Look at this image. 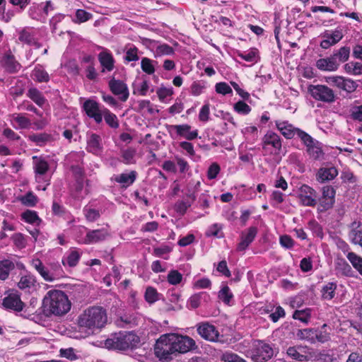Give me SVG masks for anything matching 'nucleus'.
Returning <instances> with one entry per match:
<instances>
[{
    "instance_id": "nucleus-1",
    "label": "nucleus",
    "mask_w": 362,
    "mask_h": 362,
    "mask_svg": "<svg viewBox=\"0 0 362 362\" xmlns=\"http://www.w3.org/2000/svg\"><path fill=\"white\" fill-rule=\"evenodd\" d=\"M71 306V302L64 291L51 290L45 296L42 308L46 317L62 316L70 310Z\"/></svg>"
},
{
    "instance_id": "nucleus-2",
    "label": "nucleus",
    "mask_w": 362,
    "mask_h": 362,
    "mask_svg": "<svg viewBox=\"0 0 362 362\" xmlns=\"http://www.w3.org/2000/svg\"><path fill=\"white\" fill-rule=\"evenodd\" d=\"M107 322L106 310L101 306H90L85 309L77 319V325L80 328L90 331L103 328Z\"/></svg>"
},
{
    "instance_id": "nucleus-3",
    "label": "nucleus",
    "mask_w": 362,
    "mask_h": 362,
    "mask_svg": "<svg viewBox=\"0 0 362 362\" xmlns=\"http://www.w3.org/2000/svg\"><path fill=\"white\" fill-rule=\"evenodd\" d=\"M140 337L134 332H119L115 333L105 341V346L109 349L125 351L139 346Z\"/></svg>"
},
{
    "instance_id": "nucleus-4",
    "label": "nucleus",
    "mask_w": 362,
    "mask_h": 362,
    "mask_svg": "<svg viewBox=\"0 0 362 362\" xmlns=\"http://www.w3.org/2000/svg\"><path fill=\"white\" fill-rule=\"evenodd\" d=\"M154 354L160 361H169L173 359V355L176 354L170 338L168 334H163L156 341L154 347Z\"/></svg>"
},
{
    "instance_id": "nucleus-5",
    "label": "nucleus",
    "mask_w": 362,
    "mask_h": 362,
    "mask_svg": "<svg viewBox=\"0 0 362 362\" xmlns=\"http://www.w3.org/2000/svg\"><path fill=\"white\" fill-rule=\"evenodd\" d=\"M308 91L316 100L326 103H332L337 99L334 91L326 85H310Z\"/></svg>"
},
{
    "instance_id": "nucleus-6",
    "label": "nucleus",
    "mask_w": 362,
    "mask_h": 362,
    "mask_svg": "<svg viewBox=\"0 0 362 362\" xmlns=\"http://www.w3.org/2000/svg\"><path fill=\"white\" fill-rule=\"evenodd\" d=\"M274 354L271 346L261 340H256L253 342L250 355L254 362H265L269 360Z\"/></svg>"
},
{
    "instance_id": "nucleus-7",
    "label": "nucleus",
    "mask_w": 362,
    "mask_h": 362,
    "mask_svg": "<svg viewBox=\"0 0 362 362\" xmlns=\"http://www.w3.org/2000/svg\"><path fill=\"white\" fill-rule=\"evenodd\" d=\"M176 354H185L196 348V344L193 339L188 336H182L176 334H168Z\"/></svg>"
},
{
    "instance_id": "nucleus-8",
    "label": "nucleus",
    "mask_w": 362,
    "mask_h": 362,
    "mask_svg": "<svg viewBox=\"0 0 362 362\" xmlns=\"http://www.w3.org/2000/svg\"><path fill=\"white\" fill-rule=\"evenodd\" d=\"M300 140L305 146L306 152L311 158H320L324 155L322 143L313 138L307 132L303 133Z\"/></svg>"
},
{
    "instance_id": "nucleus-9",
    "label": "nucleus",
    "mask_w": 362,
    "mask_h": 362,
    "mask_svg": "<svg viewBox=\"0 0 362 362\" xmlns=\"http://www.w3.org/2000/svg\"><path fill=\"white\" fill-rule=\"evenodd\" d=\"M326 82L347 93H354L358 87V84L355 81L342 76H328L326 78Z\"/></svg>"
},
{
    "instance_id": "nucleus-10",
    "label": "nucleus",
    "mask_w": 362,
    "mask_h": 362,
    "mask_svg": "<svg viewBox=\"0 0 362 362\" xmlns=\"http://www.w3.org/2000/svg\"><path fill=\"white\" fill-rule=\"evenodd\" d=\"M336 191L332 186L327 185L322 188V196L318 199L317 210L323 212L332 209L335 202Z\"/></svg>"
},
{
    "instance_id": "nucleus-11",
    "label": "nucleus",
    "mask_w": 362,
    "mask_h": 362,
    "mask_svg": "<svg viewBox=\"0 0 362 362\" xmlns=\"http://www.w3.org/2000/svg\"><path fill=\"white\" fill-rule=\"evenodd\" d=\"M0 66L8 74H15L22 68L21 63L9 50L0 57Z\"/></svg>"
},
{
    "instance_id": "nucleus-12",
    "label": "nucleus",
    "mask_w": 362,
    "mask_h": 362,
    "mask_svg": "<svg viewBox=\"0 0 362 362\" xmlns=\"http://www.w3.org/2000/svg\"><path fill=\"white\" fill-rule=\"evenodd\" d=\"M276 129L281 132V134L287 139H293L297 136L299 139L303 134L305 131L294 127L292 124L289 123L288 121H275Z\"/></svg>"
},
{
    "instance_id": "nucleus-13",
    "label": "nucleus",
    "mask_w": 362,
    "mask_h": 362,
    "mask_svg": "<svg viewBox=\"0 0 362 362\" xmlns=\"http://www.w3.org/2000/svg\"><path fill=\"white\" fill-rule=\"evenodd\" d=\"M2 305L6 310L21 312L25 307V303L21 300L18 292L13 290L3 299Z\"/></svg>"
},
{
    "instance_id": "nucleus-14",
    "label": "nucleus",
    "mask_w": 362,
    "mask_h": 362,
    "mask_svg": "<svg viewBox=\"0 0 362 362\" xmlns=\"http://www.w3.org/2000/svg\"><path fill=\"white\" fill-rule=\"evenodd\" d=\"M86 115L93 119L95 123L100 124L103 121V109L100 108L99 103L94 100H86L82 106Z\"/></svg>"
},
{
    "instance_id": "nucleus-15",
    "label": "nucleus",
    "mask_w": 362,
    "mask_h": 362,
    "mask_svg": "<svg viewBox=\"0 0 362 362\" xmlns=\"http://www.w3.org/2000/svg\"><path fill=\"white\" fill-rule=\"evenodd\" d=\"M298 197L305 206H315L317 204L316 191L308 185H303L299 188Z\"/></svg>"
},
{
    "instance_id": "nucleus-16",
    "label": "nucleus",
    "mask_w": 362,
    "mask_h": 362,
    "mask_svg": "<svg viewBox=\"0 0 362 362\" xmlns=\"http://www.w3.org/2000/svg\"><path fill=\"white\" fill-rule=\"evenodd\" d=\"M108 86L115 95L119 96L121 101L125 102L127 100L129 93L127 85L124 81L112 78L108 82Z\"/></svg>"
},
{
    "instance_id": "nucleus-17",
    "label": "nucleus",
    "mask_w": 362,
    "mask_h": 362,
    "mask_svg": "<svg viewBox=\"0 0 362 362\" xmlns=\"http://www.w3.org/2000/svg\"><path fill=\"white\" fill-rule=\"evenodd\" d=\"M197 332L202 337L211 341H217L219 333L216 327L209 323H203L197 327Z\"/></svg>"
},
{
    "instance_id": "nucleus-18",
    "label": "nucleus",
    "mask_w": 362,
    "mask_h": 362,
    "mask_svg": "<svg viewBox=\"0 0 362 362\" xmlns=\"http://www.w3.org/2000/svg\"><path fill=\"white\" fill-rule=\"evenodd\" d=\"M170 128L175 130L177 136L189 141L194 140L198 136V130L192 131V127L187 124L172 125Z\"/></svg>"
},
{
    "instance_id": "nucleus-19",
    "label": "nucleus",
    "mask_w": 362,
    "mask_h": 362,
    "mask_svg": "<svg viewBox=\"0 0 362 362\" xmlns=\"http://www.w3.org/2000/svg\"><path fill=\"white\" fill-rule=\"evenodd\" d=\"M108 236L109 233L105 228L89 230L84 238V243L95 244L105 240Z\"/></svg>"
},
{
    "instance_id": "nucleus-20",
    "label": "nucleus",
    "mask_w": 362,
    "mask_h": 362,
    "mask_svg": "<svg viewBox=\"0 0 362 362\" xmlns=\"http://www.w3.org/2000/svg\"><path fill=\"white\" fill-rule=\"evenodd\" d=\"M316 67L322 71H335L339 67V63L335 61L330 55L326 58H321L316 61Z\"/></svg>"
},
{
    "instance_id": "nucleus-21",
    "label": "nucleus",
    "mask_w": 362,
    "mask_h": 362,
    "mask_svg": "<svg viewBox=\"0 0 362 362\" xmlns=\"http://www.w3.org/2000/svg\"><path fill=\"white\" fill-rule=\"evenodd\" d=\"M257 233V228L250 227L247 232H243L241 234V240L237 246L238 251H244L254 240Z\"/></svg>"
},
{
    "instance_id": "nucleus-22",
    "label": "nucleus",
    "mask_w": 362,
    "mask_h": 362,
    "mask_svg": "<svg viewBox=\"0 0 362 362\" xmlns=\"http://www.w3.org/2000/svg\"><path fill=\"white\" fill-rule=\"evenodd\" d=\"M301 347L296 346H290L287 351L286 354L291 358L303 362V361H308L316 358V355L314 352H305V354H301L298 351V349Z\"/></svg>"
},
{
    "instance_id": "nucleus-23",
    "label": "nucleus",
    "mask_w": 362,
    "mask_h": 362,
    "mask_svg": "<svg viewBox=\"0 0 362 362\" xmlns=\"http://www.w3.org/2000/svg\"><path fill=\"white\" fill-rule=\"evenodd\" d=\"M98 60L100 65L103 67V71L107 70L111 71L115 68V59L112 53L109 51L101 52L98 54Z\"/></svg>"
},
{
    "instance_id": "nucleus-24",
    "label": "nucleus",
    "mask_w": 362,
    "mask_h": 362,
    "mask_svg": "<svg viewBox=\"0 0 362 362\" xmlns=\"http://www.w3.org/2000/svg\"><path fill=\"white\" fill-rule=\"evenodd\" d=\"M338 175V171L334 167L321 168L319 169L316 177L321 183L333 180Z\"/></svg>"
},
{
    "instance_id": "nucleus-25",
    "label": "nucleus",
    "mask_w": 362,
    "mask_h": 362,
    "mask_svg": "<svg viewBox=\"0 0 362 362\" xmlns=\"http://www.w3.org/2000/svg\"><path fill=\"white\" fill-rule=\"evenodd\" d=\"M28 140L37 146H43L52 141V136L46 132L33 133L28 135Z\"/></svg>"
},
{
    "instance_id": "nucleus-26",
    "label": "nucleus",
    "mask_w": 362,
    "mask_h": 362,
    "mask_svg": "<svg viewBox=\"0 0 362 362\" xmlns=\"http://www.w3.org/2000/svg\"><path fill=\"white\" fill-rule=\"evenodd\" d=\"M266 146H272L275 150H280L281 147V137L273 132H268L263 138Z\"/></svg>"
},
{
    "instance_id": "nucleus-27",
    "label": "nucleus",
    "mask_w": 362,
    "mask_h": 362,
    "mask_svg": "<svg viewBox=\"0 0 362 362\" xmlns=\"http://www.w3.org/2000/svg\"><path fill=\"white\" fill-rule=\"evenodd\" d=\"M32 265L45 281H52L54 280V276L49 273V270L44 266L40 259H33Z\"/></svg>"
},
{
    "instance_id": "nucleus-28",
    "label": "nucleus",
    "mask_w": 362,
    "mask_h": 362,
    "mask_svg": "<svg viewBox=\"0 0 362 362\" xmlns=\"http://www.w3.org/2000/svg\"><path fill=\"white\" fill-rule=\"evenodd\" d=\"M236 53L238 57L247 62L256 63L260 59L259 52L256 47L250 48L247 53L239 50Z\"/></svg>"
},
{
    "instance_id": "nucleus-29",
    "label": "nucleus",
    "mask_w": 362,
    "mask_h": 362,
    "mask_svg": "<svg viewBox=\"0 0 362 362\" xmlns=\"http://www.w3.org/2000/svg\"><path fill=\"white\" fill-rule=\"evenodd\" d=\"M100 141L101 138L99 135L92 134L87 141L88 151L97 156L101 150Z\"/></svg>"
},
{
    "instance_id": "nucleus-30",
    "label": "nucleus",
    "mask_w": 362,
    "mask_h": 362,
    "mask_svg": "<svg viewBox=\"0 0 362 362\" xmlns=\"http://www.w3.org/2000/svg\"><path fill=\"white\" fill-rule=\"evenodd\" d=\"M136 173L132 171L129 173H122L115 177L114 180L122 185L123 187L130 186L136 180Z\"/></svg>"
},
{
    "instance_id": "nucleus-31",
    "label": "nucleus",
    "mask_w": 362,
    "mask_h": 362,
    "mask_svg": "<svg viewBox=\"0 0 362 362\" xmlns=\"http://www.w3.org/2000/svg\"><path fill=\"white\" fill-rule=\"evenodd\" d=\"M27 96L40 107H43L47 102V100L42 92L36 88H29L27 93Z\"/></svg>"
},
{
    "instance_id": "nucleus-32",
    "label": "nucleus",
    "mask_w": 362,
    "mask_h": 362,
    "mask_svg": "<svg viewBox=\"0 0 362 362\" xmlns=\"http://www.w3.org/2000/svg\"><path fill=\"white\" fill-rule=\"evenodd\" d=\"M18 40L24 44H35V34L32 29L24 28L18 32Z\"/></svg>"
},
{
    "instance_id": "nucleus-33",
    "label": "nucleus",
    "mask_w": 362,
    "mask_h": 362,
    "mask_svg": "<svg viewBox=\"0 0 362 362\" xmlns=\"http://www.w3.org/2000/svg\"><path fill=\"white\" fill-rule=\"evenodd\" d=\"M16 267L15 263L10 259L0 261V279L6 280L9 276L11 271Z\"/></svg>"
},
{
    "instance_id": "nucleus-34",
    "label": "nucleus",
    "mask_w": 362,
    "mask_h": 362,
    "mask_svg": "<svg viewBox=\"0 0 362 362\" xmlns=\"http://www.w3.org/2000/svg\"><path fill=\"white\" fill-rule=\"evenodd\" d=\"M350 47L347 46H343L340 47L339 49L334 51L332 54H331L332 57L335 61H337L339 64L346 62L349 60L350 56Z\"/></svg>"
},
{
    "instance_id": "nucleus-35",
    "label": "nucleus",
    "mask_w": 362,
    "mask_h": 362,
    "mask_svg": "<svg viewBox=\"0 0 362 362\" xmlns=\"http://www.w3.org/2000/svg\"><path fill=\"white\" fill-rule=\"evenodd\" d=\"M103 117L105 123L112 129H117L119 127V120L115 114L110 112L107 108H103Z\"/></svg>"
},
{
    "instance_id": "nucleus-36",
    "label": "nucleus",
    "mask_w": 362,
    "mask_h": 362,
    "mask_svg": "<svg viewBox=\"0 0 362 362\" xmlns=\"http://www.w3.org/2000/svg\"><path fill=\"white\" fill-rule=\"evenodd\" d=\"M33 79L39 83L48 82L49 76L48 73L42 69L40 64L37 65L33 71Z\"/></svg>"
},
{
    "instance_id": "nucleus-37",
    "label": "nucleus",
    "mask_w": 362,
    "mask_h": 362,
    "mask_svg": "<svg viewBox=\"0 0 362 362\" xmlns=\"http://www.w3.org/2000/svg\"><path fill=\"white\" fill-rule=\"evenodd\" d=\"M322 36L324 38H327L334 45H335L344 37V33L341 28H337L331 33L327 30L325 31Z\"/></svg>"
},
{
    "instance_id": "nucleus-38",
    "label": "nucleus",
    "mask_w": 362,
    "mask_h": 362,
    "mask_svg": "<svg viewBox=\"0 0 362 362\" xmlns=\"http://www.w3.org/2000/svg\"><path fill=\"white\" fill-rule=\"evenodd\" d=\"M336 289L337 284L335 283L327 284L322 288V298L325 300H332L334 297Z\"/></svg>"
},
{
    "instance_id": "nucleus-39",
    "label": "nucleus",
    "mask_w": 362,
    "mask_h": 362,
    "mask_svg": "<svg viewBox=\"0 0 362 362\" xmlns=\"http://www.w3.org/2000/svg\"><path fill=\"white\" fill-rule=\"evenodd\" d=\"M315 330L313 329H299L297 332V337L300 339L305 340L311 344L315 343Z\"/></svg>"
},
{
    "instance_id": "nucleus-40",
    "label": "nucleus",
    "mask_w": 362,
    "mask_h": 362,
    "mask_svg": "<svg viewBox=\"0 0 362 362\" xmlns=\"http://www.w3.org/2000/svg\"><path fill=\"white\" fill-rule=\"evenodd\" d=\"M347 259L351 263L352 266L359 272L362 276V257L358 256L354 252H349L346 255Z\"/></svg>"
},
{
    "instance_id": "nucleus-41",
    "label": "nucleus",
    "mask_w": 362,
    "mask_h": 362,
    "mask_svg": "<svg viewBox=\"0 0 362 362\" xmlns=\"http://www.w3.org/2000/svg\"><path fill=\"white\" fill-rule=\"evenodd\" d=\"M349 237L353 243L359 245L362 247V226L358 225L356 228L352 229L349 233Z\"/></svg>"
},
{
    "instance_id": "nucleus-42",
    "label": "nucleus",
    "mask_w": 362,
    "mask_h": 362,
    "mask_svg": "<svg viewBox=\"0 0 362 362\" xmlns=\"http://www.w3.org/2000/svg\"><path fill=\"white\" fill-rule=\"evenodd\" d=\"M141 68L144 72L151 75L155 72L153 61L148 57H143L141 61Z\"/></svg>"
},
{
    "instance_id": "nucleus-43",
    "label": "nucleus",
    "mask_w": 362,
    "mask_h": 362,
    "mask_svg": "<svg viewBox=\"0 0 362 362\" xmlns=\"http://www.w3.org/2000/svg\"><path fill=\"white\" fill-rule=\"evenodd\" d=\"M218 298L224 303L229 305L233 295L228 286H224L218 292Z\"/></svg>"
},
{
    "instance_id": "nucleus-44",
    "label": "nucleus",
    "mask_w": 362,
    "mask_h": 362,
    "mask_svg": "<svg viewBox=\"0 0 362 362\" xmlns=\"http://www.w3.org/2000/svg\"><path fill=\"white\" fill-rule=\"evenodd\" d=\"M22 218L28 223H36L39 225L41 222V220L38 217L37 213L33 211L27 210L22 214Z\"/></svg>"
},
{
    "instance_id": "nucleus-45",
    "label": "nucleus",
    "mask_w": 362,
    "mask_h": 362,
    "mask_svg": "<svg viewBox=\"0 0 362 362\" xmlns=\"http://www.w3.org/2000/svg\"><path fill=\"white\" fill-rule=\"evenodd\" d=\"M234 110L241 115H248L251 112V107L244 101L239 100L234 105Z\"/></svg>"
},
{
    "instance_id": "nucleus-46",
    "label": "nucleus",
    "mask_w": 362,
    "mask_h": 362,
    "mask_svg": "<svg viewBox=\"0 0 362 362\" xmlns=\"http://www.w3.org/2000/svg\"><path fill=\"white\" fill-rule=\"evenodd\" d=\"M80 259V255L76 250H72L70 254L68 255L66 261L62 260V263L64 265L67 264L69 267H75Z\"/></svg>"
},
{
    "instance_id": "nucleus-47",
    "label": "nucleus",
    "mask_w": 362,
    "mask_h": 362,
    "mask_svg": "<svg viewBox=\"0 0 362 362\" xmlns=\"http://www.w3.org/2000/svg\"><path fill=\"white\" fill-rule=\"evenodd\" d=\"M13 117L21 129H27L30 125V120L21 114H13Z\"/></svg>"
},
{
    "instance_id": "nucleus-48",
    "label": "nucleus",
    "mask_w": 362,
    "mask_h": 362,
    "mask_svg": "<svg viewBox=\"0 0 362 362\" xmlns=\"http://www.w3.org/2000/svg\"><path fill=\"white\" fill-rule=\"evenodd\" d=\"M35 280L30 276H23L21 278L18 283V286L20 289L24 290L31 288L34 286Z\"/></svg>"
},
{
    "instance_id": "nucleus-49",
    "label": "nucleus",
    "mask_w": 362,
    "mask_h": 362,
    "mask_svg": "<svg viewBox=\"0 0 362 362\" xmlns=\"http://www.w3.org/2000/svg\"><path fill=\"white\" fill-rule=\"evenodd\" d=\"M139 49L138 48L133 45L129 49H128L126 52L124 60L130 62H136L139 60V57L138 55Z\"/></svg>"
},
{
    "instance_id": "nucleus-50",
    "label": "nucleus",
    "mask_w": 362,
    "mask_h": 362,
    "mask_svg": "<svg viewBox=\"0 0 362 362\" xmlns=\"http://www.w3.org/2000/svg\"><path fill=\"white\" fill-rule=\"evenodd\" d=\"M93 17V15L83 9H77L76 11V21L75 23H82L88 21Z\"/></svg>"
},
{
    "instance_id": "nucleus-51",
    "label": "nucleus",
    "mask_w": 362,
    "mask_h": 362,
    "mask_svg": "<svg viewBox=\"0 0 362 362\" xmlns=\"http://www.w3.org/2000/svg\"><path fill=\"white\" fill-rule=\"evenodd\" d=\"M28 14L32 19L39 21L42 16L41 5L33 4L28 10Z\"/></svg>"
},
{
    "instance_id": "nucleus-52",
    "label": "nucleus",
    "mask_w": 362,
    "mask_h": 362,
    "mask_svg": "<svg viewBox=\"0 0 362 362\" xmlns=\"http://www.w3.org/2000/svg\"><path fill=\"white\" fill-rule=\"evenodd\" d=\"M168 281L172 285H177L182 280V275L177 270H171L167 276Z\"/></svg>"
},
{
    "instance_id": "nucleus-53",
    "label": "nucleus",
    "mask_w": 362,
    "mask_h": 362,
    "mask_svg": "<svg viewBox=\"0 0 362 362\" xmlns=\"http://www.w3.org/2000/svg\"><path fill=\"white\" fill-rule=\"evenodd\" d=\"M216 92L218 94L226 95L232 93L233 90L230 86L226 82H219L215 85Z\"/></svg>"
},
{
    "instance_id": "nucleus-54",
    "label": "nucleus",
    "mask_w": 362,
    "mask_h": 362,
    "mask_svg": "<svg viewBox=\"0 0 362 362\" xmlns=\"http://www.w3.org/2000/svg\"><path fill=\"white\" fill-rule=\"evenodd\" d=\"M209 115H210V105L209 103L204 104L199 113V119L201 122H206L209 121Z\"/></svg>"
},
{
    "instance_id": "nucleus-55",
    "label": "nucleus",
    "mask_w": 362,
    "mask_h": 362,
    "mask_svg": "<svg viewBox=\"0 0 362 362\" xmlns=\"http://www.w3.org/2000/svg\"><path fill=\"white\" fill-rule=\"evenodd\" d=\"M156 93L159 100L163 102L167 97L173 94V88L160 87L157 90Z\"/></svg>"
},
{
    "instance_id": "nucleus-56",
    "label": "nucleus",
    "mask_w": 362,
    "mask_h": 362,
    "mask_svg": "<svg viewBox=\"0 0 362 362\" xmlns=\"http://www.w3.org/2000/svg\"><path fill=\"white\" fill-rule=\"evenodd\" d=\"M145 298L148 303H153L158 300V293L152 287H148L145 292Z\"/></svg>"
},
{
    "instance_id": "nucleus-57",
    "label": "nucleus",
    "mask_w": 362,
    "mask_h": 362,
    "mask_svg": "<svg viewBox=\"0 0 362 362\" xmlns=\"http://www.w3.org/2000/svg\"><path fill=\"white\" fill-rule=\"evenodd\" d=\"M156 52L160 55H172L175 52L174 49L165 43L158 45Z\"/></svg>"
},
{
    "instance_id": "nucleus-58",
    "label": "nucleus",
    "mask_w": 362,
    "mask_h": 362,
    "mask_svg": "<svg viewBox=\"0 0 362 362\" xmlns=\"http://www.w3.org/2000/svg\"><path fill=\"white\" fill-rule=\"evenodd\" d=\"M21 200L24 205L28 206H33L37 203V197L31 192L27 193Z\"/></svg>"
},
{
    "instance_id": "nucleus-59",
    "label": "nucleus",
    "mask_w": 362,
    "mask_h": 362,
    "mask_svg": "<svg viewBox=\"0 0 362 362\" xmlns=\"http://www.w3.org/2000/svg\"><path fill=\"white\" fill-rule=\"evenodd\" d=\"M221 360L224 362H245L237 354L228 352L224 353L221 356Z\"/></svg>"
},
{
    "instance_id": "nucleus-60",
    "label": "nucleus",
    "mask_w": 362,
    "mask_h": 362,
    "mask_svg": "<svg viewBox=\"0 0 362 362\" xmlns=\"http://www.w3.org/2000/svg\"><path fill=\"white\" fill-rule=\"evenodd\" d=\"M35 173L44 175L48 170V164L45 160H37L35 164Z\"/></svg>"
},
{
    "instance_id": "nucleus-61",
    "label": "nucleus",
    "mask_w": 362,
    "mask_h": 362,
    "mask_svg": "<svg viewBox=\"0 0 362 362\" xmlns=\"http://www.w3.org/2000/svg\"><path fill=\"white\" fill-rule=\"evenodd\" d=\"M205 86L203 83L199 81H194L191 86V93L193 95L197 96L202 93Z\"/></svg>"
},
{
    "instance_id": "nucleus-62",
    "label": "nucleus",
    "mask_w": 362,
    "mask_h": 362,
    "mask_svg": "<svg viewBox=\"0 0 362 362\" xmlns=\"http://www.w3.org/2000/svg\"><path fill=\"white\" fill-rule=\"evenodd\" d=\"M220 166L216 163H213L209 168L207 171L208 178L210 180L214 179L216 177L217 175L220 172Z\"/></svg>"
},
{
    "instance_id": "nucleus-63",
    "label": "nucleus",
    "mask_w": 362,
    "mask_h": 362,
    "mask_svg": "<svg viewBox=\"0 0 362 362\" xmlns=\"http://www.w3.org/2000/svg\"><path fill=\"white\" fill-rule=\"evenodd\" d=\"M84 214L89 221H94L100 217L99 211L93 209H85Z\"/></svg>"
},
{
    "instance_id": "nucleus-64",
    "label": "nucleus",
    "mask_w": 362,
    "mask_h": 362,
    "mask_svg": "<svg viewBox=\"0 0 362 362\" xmlns=\"http://www.w3.org/2000/svg\"><path fill=\"white\" fill-rule=\"evenodd\" d=\"M351 117L354 120L362 122V105L354 107L351 110Z\"/></svg>"
}]
</instances>
